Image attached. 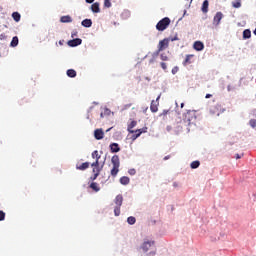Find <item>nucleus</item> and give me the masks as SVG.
<instances>
[{
	"label": "nucleus",
	"mask_w": 256,
	"mask_h": 256,
	"mask_svg": "<svg viewBox=\"0 0 256 256\" xmlns=\"http://www.w3.org/2000/svg\"><path fill=\"white\" fill-rule=\"evenodd\" d=\"M183 123L186 127H191V125H195V121H197V111L188 110L183 114Z\"/></svg>",
	"instance_id": "obj_1"
},
{
	"label": "nucleus",
	"mask_w": 256,
	"mask_h": 256,
	"mask_svg": "<svg viewBox=\"0 0 256 256\" xmlns=\"http://www.w3.org/2000/svg\"><path fill=\"white\" fill-rule=\"evenodd\" d=\"M232 7H234V9H239L241 8V0H234L232 2Z\"/></svg>",
	"instance_id": "obj_27"
},
{
	"label": "nucleus",
	"mask_w": 256,
	"mask_h": 256,
	"mask_svg": "<svg viewBox=\"0 0 256 256\" xmlns=\"http://www.w3.org/2000/svg\"><path fill=\"white\" fill-rule=\"evenodd\" d=\"M120 183H121V185H129V183H130L129 177H127V176L121 177L120 178Z\"/></svg>",
	"instance_id": "obj_24"
},
{
	"label": "nucleus",
	"mask_w": 256,
	"mask_h": 256,
	"mask_svg": "<svg viewBox=\"0 0 256 256\" xmlns=\"http://www.w3.org/2000/svg\"><path fill=\"white\" fill-rule=\"evenodd\" d=\"M136 221H137V219H135V217H133V216H130L127 218V223L129 225H135Z\"/></svg>",
	"instance_id": "obj_31"
},
{
	"label": "nucleus",
	"mask_w": 256,
	"mask_h": 256,
	"mask_svg": "<svg viewBox=\"0 0 256 256\" xmlns=\"http://www.w3.org/2000/svg\"><path fill=\"white\" fill-rule=\"evenodd\" d=\"M91 167L99 169V160H96L91 164Z\"/></svg>",
	"instance_id": "obj_36"
},
{
	"label": "nucleus",
	"mask_w": 256,
	"mask_h": 256,
	"mask_svg": "<svg viewBox=\"0 0 256 256\" xmlns=\"http://www.w3.org/2000/svg\"><path fill=\"white\" fill-rule=\"evenodd\" d=\"M156 251L155 250H153V251H151L149 254H148V256H155L156 255Z\"/></svg>",
	"instance_id": "obj_45"
},
{
	"label": "nucleus",
	"mask_w": 256,
	"mask_h": 256,
	"mask_svg": "<svg viewBox=\"0 0 256 256\" xmlns=\"http://www.w3.org/2000/svg\"><path fill=\"white\" fill-rule=\"evenodd\" d=\"M168 113H169V110H163V112L159 114V117H167Z\"/></svg>",
	"instance_id": "obj_38"
},
{
	"label": "nucleus",
	"mask_w": 256,
	"mask_h": 256,
	"mask_svg": "<svg viewBox=\"0 0 256 256\" xmlns=\"http://www.w3.org/2000/svg\"><path fill=\"white\" fill-rule=\"evenodd\" d=\"M236 159H241V155L236 154Z\"/></svg>",
	"instance_id": "obj_51"
},
{
	"label": "nucleus",
	"mask_w": 256,
	"mask_h": 256,
	"mask_svg": "<svg viewBox=\"0 0 256 256\" xmlns=\"http://www.w3.org/2000/svg\"><path fill=\"white\" fill-rule=\"evenodd\" d=\"M77 169L79 171H85V169H89V162H84L80 166H77Z\"/></svg>",
	"instance_id": "obj_23"
},
{
	"label": "nucleus",
	"mask_w": 256,
	"mask_h": 256,
	"mask_svg": "<svg viewBox=\"0 0 256 256\" xmlns=\"http://www.w3.org/2000/svg\"><path fill=\"white\" fill-rule=\"evenodd\" d=\"M99 177V170L92 177H90L91 181H95Z\"/></svg>",
	"instance_id": "obj_37"
},
{
	"label": "nucleus",
	"mask_w": 256,
	"mask_h": 256,
	"mask_svg": "<svg viewBox=\"0 0 256 256\" xmlns=\"http://www.w3.org/2000/svg\"><path fill=\"white\" fill-rule=\"evenodd\" d=\"M12 19H14L16 23H19L21 21V14H19V12H13Z\"/></svg>",
	"instance_id": "obj_21"
},
{
	"label": "nucleus",
	"mask_w": 256,
	"mask_h": 256,
	"mask_svg": "<svg viewBox=\"0 0 256 256\" xmlns=\"http://www.w3.org/2000/svg\"><path fill=\"white\" fill-rule=\"evenodd\" d=\"M201 11L202 13H209V0H204Z\"/></svg>",
	"instance_id": "obj_16"
},
{
	"label": "nucleus",
	"mask_w": 256,
	"mask_h": 256,
	"mask_svg": "<svg viewBox=\"0 0 256 256\" xmlns=\"http://www.w3.org/2000/svg\"><path fill=\"white\" fill-rule=\"evenodd\" d=\"M67 75L70 77V78H75L77 77V71L73 70V69H69L67 70Z\"/></svg>",
	"instance_id": "obj_26"
},
{
	"label": "nucleus",
	"mask_w": 256,
	"mask_h": 256,
	"mask_svg": "<svg viewBox=\"0 0 256 256\" xmlns=\"http://www.w3.org/2000/svg\"><path fill=\"white\" fill-rule=\"evenodd\" d=\"M60 22L61 23H73V18H71V16H69V15L62 16L60 18Z\"/></svg>",
	"instance_id": "obj_18"
},
{
	"label": "nucleus",
	"mask_w": 256,
	"mask_h": 256,
	"mask_svg": "<svg viewBox=\"0 0 256 256\" xmlns=\"http://www.w3.org/2000/svg\"><path fill=\"white\" fill-rule=\"evenodd\" d=\"M72 37H77V31L72 32Z\"/></svg>",
	"instance_id": "obj_48"
},
{
	"label": "nucleus",
	"mask_w": 256,
	"mask_h": 256,
	"mask_svg": "<svg viewBox=\"0 0 256 256\" xmlns=\"http://www.w3.org/2000/svg\"><path fill=\"white\" fill-rule=\"evenodd\" d=\"M183 107H185V103H181V109H183Z\"/></svg>",
	"instance_id": "obj_52"
},
{
	"label": "nucleus",
	"mask_w": 256,
	"mask_h": 256,
	"mask_svg": "<svg viewBox=\"0 0 256 256\" xmlns=\"http://www.w3.org/2000/svg\"><path fill=\"white\" fill-rule=\"evenodd\" d=\"M192 57H194L193 54L186 55V58L184 60V65H190Z\"/></svg>",
	"instance_id": "obj_28"
},
{
	"label": "nucleus",
	"mask_w": 256,
	"mask_h": 256,
	"mask_svg": "<svg viewBox=\"0 0 256 256\" xmlns=\"http://www.w3.org/2000/svg\"><path fill=\"white\" fill-rule=\"evenodd\" d=\"M114 215L115 217H119L121 215V206H115Z\"/></svg>",
	"instance_id": "obj_30"
},
{
	"label": "nucleus",
	"mask_w": 256,
	"mask_h": 256,
	"mask_svg": "<svg viewBox=\"0 0 256 256\" xmlns=\"http://www.w3.org/2000/svg\"><path fill=\"white\" fill-rule=\"evenodd\" d=\"M110 151L111 153H119V151H121V147H119L118 143H112L110 144Z\"/></svg>",
	"instance_id": "obj_13"
},
{
	"label": "nucleus",
	"mask_w": 256,
	"mask_h": 256,
	"mask_svg": "<svg viewBox=\"0 0 256 256\" xmlns=\"http://www.w3.org/2000/svg\"><path fill=\"white\" fill-rule=\"evenodd\" d=\"M81 43H83V40H81V38H76V39L68 41L69 47H77V46L81 45Z\"/></svg>",
	"instance_id": "obj_10"
},
{
	"label": "nucleus",
	"mask_w": 256,
	"mask_h": 256,
	"mask_svg": "<svg viewBox=\"0 0 256 256\" xmlns=\"http://www.w3.org/2000/svg\"><path fill=\"white\" fill-rule=\"evenodd\" d=\"M249 125H250L253 129H255V127H256V120H255V119H251V120L249 121Z\"/></svg>",
	"instance_id": "obj_35"
},
{
	"label": "nucleus",
	"mask_w": 256,
	"mask_h": 256,
	"mask_svg": "<svg viewBox=\"0 0 256 256\" xmlns=\"http://www.w3.org/2000/svg\"><path fill=\"white\" fill-rule=\"evenodd\" d=\"M171 156H165L164 161H167V159H170Z\"/></svg>",
	"instance_id": "obj_49"
},
{
	"label": "nucleus",
	"mask_w": 256,
	"mask_h": 256,
	"mask_svg": "<svg viewBox=\"0 0 256 256\" xmlns=\"http://www.w3.org/2000/svg\"><path fill=\"white\" fill-rule=\"evenodd\" d=\"M92 159H96V161H99V159H101V155H99V151L95 150L92 152Z\"/></svg>",
	"instance_id": "obj_29"
},
{
	"label": "nucleus",
	"mask_w": 256,
	"mask_h": 256,
	"mask_svg": "<svg viewBox=\"0 0 256 256\" xmlns=\"http://www.w3.org/2000/svg\"><path fill=\"white\" fill-rule=\"evenodd\" d=\"M90 189H92V191H95V193H99V191H101V187H99V184L97 182H92L90 184Z\"/></svg>",
	"instance_id": "obj_17"
},
{
	"label": "nucleus",
	"mask_w": 256,
	"mask_h": 256,
	"mask_svg": "<svg viewBox=\"0 0 256 256\" xmlns=\"http://www.w3.org/2000/svg\"><path fill=\"white\" fill-rule=\"evenodd\" d=\"M160 58H161L162 61H169V57H168L167 54H165V53H162V54L160 55Z\"/></svg>",
	"instance_id": "obj_33"
},
{
	"label": "nucleus",
	"mask_w": 256,
	"mask_h": 256,
	"mask_svg": "<svg viewBox=\"0 0 256 256\" xmlns=\"http://www.w3.org/2000/svg\"><path fill=\"white\" fill-rule=\"evenodd\" d=\"M210 113L211 115L219 117V115L223 113V107L221 106V104H215L214 106L210 107Z\"/></svg>",
	"instance_id": "obj_5"
},
{
	"label": "nucleus",
	"mask_w": 256,
	"mask_h": 256,
	"mask_svg": "<svg viewBox=\"0 0 256 256\" xmlns=\"http://www.w3.org/2000/svg\"><path fill=\"white\" fill-rule=\"evenodd\" d=\"M94 137L97 139V141H101L103 137H105V133L103 132V129H96L94 131Z\"/></svg>",
	"instance_id": "obj_9"
},
{
	"label": "nucleus",
	"mask_w": 256,
	"mask_h": 256,
	"mask_svg": "<svg viewBox=\"0 0 256 256\" xmlns=\"http://www.w3.org/2000/svg\"><path fill=\"white\" fill-rule=\"evenodd\" d=\"M98 171V175L101 173V168H93L92 172L95 174Z\"/></svg>",
	"instance_id": "obj_41"
},
{
	"label": "nucleus",
	"mask_w": 256,
	"mask_h": 256,
	"mask_svg": "<svg viewBox=\"0 0 256 256\" xmlns=\"http://www.w3.org/2000/svg\"><path fill=\"white\" fill-rule=\"evenodd\" d=\"M95 0H86V3H93Z\"/></svg>",
	"instance_id": "obj_50"
},
{
	"label": "nucleus",
	"mask_w": 256,
	"mask_h": 256,
	"mask_svg": "<svg viewBox=\"0 0 256 256\" xmlns=\"http://www.w3.org/2000/svg\"><path fill=\"white\" fill-rule=\"evenodd\" d=\"M243 39H251V30L245 29L243 31Z\"/></svg>",
	"instance_id": "obj_25"
},
{
	"label": "nucleus",
	"mask_w": 256,
	"mask_h": 256,
	"mask_svg": "<svg viewBox=\"0 0 256 256\" xmlns=\"http://www.w3.org/2000/svg\"><path fill=\"white\" fill-rule=\"evenodd\" d=\"M0 221H5V212L0 210Z\"/></svg>",
	"instance_id": "obj_39"
},
{
	"label": "nucleus",
	"mask_w": 256,
	"mask_h": 256,
	"mask_svg": "<svg viewBox=\"0 0 256 256\" xmlns=\"http://www.w3.org/2000/svg\"><path fill=\"white\" fill-rule=\"evenodd\" d=\"M169 25H171V19L165 17L156 24V29L157 31H165Z\"/></svg>",
	"instance_id": "obj_3"
},
{
	"label": "nucleus",
	"mask_w": 256,
	"mask_h": 256,
	"mask_svg": "<svg viewBox=\"0 0 256 256\" xmlns=\"http://www.w3.org/2000/svg\"><path fill=\"white\" fill-rule=\"evenodd\" d=\"M199 165H201V162H199V161H193V162L190 164V167H191V169H198Z\"/></svg>",
	"instance_id": "obj_32"
},
{
	"label": "nucleus",
	"mask_w": 256,
	"mask_h": 256,
	"mask_svg": "<svg viewBox=\"0 0 256 256\" xmlns=\"http://www.w3.org/2000/svg\"><path fill=\"white\" fill-rule=\"evenodd\" d=\"M104 7L109 9L111 7V0H104Z\"/></svg>",
	"instance_id": "obj_34"
},
{
	"label": "nucleus",
	"mask_w": 256,
	"mask_h": 256,
	"mask_svg": "<svg viewBox=\"0 0 256 256\" xmlns=\"http://www.w3.org/2000/svg\"><path fill=\"white\" fill-rule=\"evenodd\" d=\"M92 13H101V8L99 7V2H95L91 5Z\"/></svg>",
	"instance_id": "obj_14"
},
{
	"label": "nucleus",
	"mask_w": 256,
	"mask_h": 256,
	"mask_svg": "<svg viewBox=\"0 0 256 256\" xmlns=\"http://www.w3.org/2000/svg\"><path fill=\"white\" fill-rule=\"evenodd\" d=\"M81 25H82V27L89 28V27H91V25H93V21H91V19H84L81 22Z\"/></svg>",
	"instance_id": "obj_20"
},
{
	"label": "nucleus",
	"mask_w": 256,
	"mask_h": 256,
	"mask_svg": "<svg viewBox=\"0 0 256 256\" xmlns=\"http://www.w3.org/2000/svg\"><path fill=\"white\" fill-rule=\"evenodd\" d=\"M211 97H213L212 94H206L205 99H211Z\"/></svg>",
	"instance_id": "obj_46"
},
{
	"label": "nucleus",
	"mask_w": 256,
	"mask_h": 256,
	"mask_svg": "<svg viewBox=\"0 0 256 256\" xmlns=\"http://www.w3.org/2000/svg\"><path fill=\"white\" fill-rule=\"evenodd\" d=\"M5 39H7V35H5V33L0 34V41H3Z\"/></svg>",
	"instance_id": "obj_43"
},
{
	"label": "nucleus",
	"mask_w": 256,
	"mask_h": 256,
	"mask_svg": "<svg viewBox=\"0 0 256 256\" xmlns=\"http://www.w3.org/2000/svg\"><path fill=\"white\" fill-rule=\"evenodd\" d=\"M134 133H135V134L132 135L133 141H135V139H138V137H141V134H142V133H147V127L138 129V130L134 131Z\"/></svg>",
	"instance_id": "obj_8"
},
{
	"label": "nucleus",
	"mask_w": 256,
	"mask_h": 256,
	"mask_svg": "<svg viewBox=\"0 0 256 256\" xmlns=\"http://www.w3.org/2000/svg\"><path fill=\"white\" fill-rule=\"evenodd\" d=\"M114 202L116 207H121V205H123V195L121 194L117 195Z\"/></svg>",
	"instance_id": "obj_15"
},
{
	"label": "nucleus",
	"mask_w": 256,
	"mask_h": 256,
	"mask_svg": "<svg viewBox=\"0 0 256 256\" xmlns=\"http://www.w3.org/2000/svg\"><path fill=\"white\" fill-rule=\"evenodd\" d=\"M151 247H155V241H145L143 242L141 249L144 251V253H147Z\"/></svg>",
	"instance_id": "obj_7"
},
{
	"label": "nucleus",
	"mask_w": 256,
	"mask_h": 256,
	"mask_svg": "<svg viewBox=\"0 0 256 256\" xmlns=\"http://www.w3.org/2000/svg\"><path fill=\"white\" fill-rule=\"evenodd\" d=\"M159 99H161V95H158L156 100H152L150 104V111L152 113H157L159 111Z\"/></svg>",
	"instance_id": "obj_6"
},
{
	"label": "nucleus",
	"mask_w": 256,
	"mask_h": 256,
	"mask_svg": "<svg viewBox=\"0 0 256 256\" xmlns=\"http://www.w3.org/2000/svg\"><path fill=\"white\" fill-rule=\"evenodd\" d=\"M17 45H19V37L14 36V37L12 38V41H11V43H10V46H11V47H17Z\"/></svg>",
	"instance_id": "obj_22"
},
{
	"label": "nucleus",
	"mask_w": 256,
	"mask_h": 256,
	"mask_svg": "<svg viewBox=\"0 0 256 256\" xmlns=\"http://www.w3.org/2000/svg\"><path fill=\"white\" fill-rule=\"evenodd\" d=\"M170 41H179V38L175 36L174 38H171Z\"/></svg>",
	"instance_id": "obj_47"
},
{
	"label": "nucleus",
	"mask_w": 256,
	"mask_h": 256,
	"mask_svg": "<svg viewBox=\"0 0 256 256\" xmlns=\"http://www.w3.org/2000/svg\"><path fill=\"white\" fill-rule=\"evenodd\" d=\"M128 173H129V175H135L137 173V171L134 168H132L128 171Z\"/></svg>",
	"instance_id": "obj_42"
},
{
	"label": "nucleus",
	"mask_w": 256,
	"mask_h": 256,
	"mask_svg": "<svg viewBox=\"0 0 256 256\" xmlns=\"http://www.w3.org/2000/svg\"><path fill=\"white\" fill-rule=\"evenodd\" d=\"M100 117L103 118V112L100 114Z\"/></svg>",
	"instance_id": "obj_54"
},
{
	"label": "nucleus",
	"mask_w": 256,
	"mask_h": 256,
	"mask_svg": "<svg viewBox=\"0 0 256 256\" xmlns=\"http://www.w3.org/2000/svg\"><path fill=\"white\" fill-rule=\"evenodd\" d=\"M59 44H60V45H63V41H59Z\"/></svg>",
	"instance_id": "obj_53"
},
{
	"label": "nucleus",
	"mask_w": 256,
	"mask_h": 256,
	"mask_svg": "<svg viewBox=\"0 0 256 256\" xmlns=\"http://www.w3.org/2000/svg\"><path fill=\"white\" fill-rule=\"evenodd\" d=\"M134 127H137V121L132 120L131 123L128 125L127 130H128L130 133H135V130H133Z\"/></svg>",
	"instance_id": "obj_19"
},
{
	"label": "nucleus",
	"mask_w": 256,
	"mask_h": 256,
	"mask_svg": "<svg viewBox=\"0 0 256 256\" xmlns=\"http://www.w3.org/2000/svg\"><path fill=\"white\" fill-rule=\"evenodd\" d=\"M167 47H169V39L165 38L163 40H160L159 44H158V50L156 52V55H159V53H161V51H165V49H167Z\"/></svg>",
	"instance_id": "obj_4"
},
{
	"label": "nucleus",
	"mask_w": 256,
	"mask_h": 256,
	"mask_svg": "<svg viewBox=\"0 0 256 256\" xmlns=\"http://www.w3.org/2000/svg\"><path fill=\"white\" fill-rule=\"evenodd\" d=\"M178 71H179V67L175 66V67L172 69V74L175 75Z\"/></svg>",
	"instance_id": "obj_44"
},
{
	"label": "nucleus",
	"mask_w": 256,
	"mask_h": 256,
	"mask_svg": "<svg viewBox=\"0 0 256 256\" xmlns=\"http://www.w3.org/2000/svg\"><path fill=\"white\" fill-rule=\"evenodd\" d=\"M221 19H223V13L217 12L213 19L214 25H219V23H221Z\"/></svg>",
	"instance_id": "obj_11"
},
{
	"label": "nucleus",
	"mask_w": 256,
	"mask_h": 256,
	"mask_svg": "<svg viewBox=\"0 0 256 256\" xmlns=\"http://www.w3.org/2000/svg\"><path fill=\"white\" fill-rule=\"evenodd\" d=\"M160 65L164 71H167V63L161 62Z\"/></svg>",
	"instance_id": "obj_40"
},
{
	"label": "nucleus",
	"mask_w": 256,
	"mask_h": 256,
	"mask_svg": "<svg viewBox=\"0 0 256 256\" xmlns=\"http://www.w3.org/2000/svg\"><path fill=\"white\" fill-rule=\"evenodd\" d=\"M194 49L195 51H203L205 49V45L201 41L194 42Z\"/></svg>",
	"instance_id": "obj_12"
},
{
	"label": "nucleus",
	"mask_w": 256,
	"mask_h": 256,
	"mask_svg": "<svg viewBox=\"0 0 256 256\" xmlns=\"http://www.w3.org/2000/svg\"><path fill=\"white\" fill-rule=\"evenodd\" d=\"M111 163L113 167L110 170V175L112 177H115L119 173V167H121V161L119 160V155L112 156Z\"/></svg>",
	"instance_id": "obj_2"
}]
</instances>
